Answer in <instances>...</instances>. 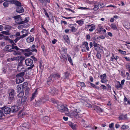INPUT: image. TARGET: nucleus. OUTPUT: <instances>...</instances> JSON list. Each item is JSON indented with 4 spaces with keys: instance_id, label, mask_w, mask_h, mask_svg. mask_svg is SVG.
I'll list each match as a JSON object with an SVG mask.
<instances>
[{
    "instance_id": "46",
    "label": "nucleus",
    "mask_w": 130,
    "mask_h": 130,
    "mask_svg": "<svg viewBox=\"0 0 130 130\" xmlns=\"http://www.w3.org/2000/svg\"><path fill=\"white\" fill-rule=\"evenodd\" d=\"M43 119L46 122H47L49 120V118L47 116H45L43 117Z\"/></svg>"
},
{
    "instance_id": "25",
    "label": "nucleus",
    "mask_w": 130,
    "mask_h": 130,
    "mask_svg": "<svg viewBox=\"0 0 130 130\" xmlns=\"http://www.w3.org/2000/svg\"><path fill=\"white\" fill-rule=\"evenodd\" d=\"M16 60H18V61L20 60H22L24 59V58L21 55H20L17 57H16Z\"/></svg>"
},
{
    "instance_id": "2",
    "label": "nucleus",
    "mask_w": 130,
    "mask_h": 130,
    "mask_svg": "<svg viewBox=\"0 0 130 130\" xmlns=\"http://www.w3.org/2000/svg\"><path fill=\"white\" fill-rule=\"evenodd\" d=\"M58 110L61 112H64L68 115V109L66 107L62 105H58L57 106Z\"/></svg>"
},
{
    "instance_id": "45",
    "label": "nucleus",
    "mask_w": 130,
    "mask_h": 130,
    "mask_svg": "<svg viewBox=\"0 0 130 130\" xmlns=\"http://www.w3.org/2000/svg\"><path fill=\"white\" fill-rule=\"evenodd\" d=\"M21 38L20 36H19L18 37H17L16 39L14 40V41L15 43H16L20 39H21Z\"/></svg>"
},
{
    "instance_id": "55",
    "label": "nucleus",
    "mask_w": 130,
    "mask_h": 130,
    "mask_svg": "<svg viewBox=\"0 0 130 130\" xmlns=\"http://www.w3.org/2000/svg\"><path fill=\"white\" fill-rule=\"evenodd\" d=\"M21 32L23 35L25 34L26 33H27V31L25 29H23L22 31Z\"/></svg>"
},
{
    "instance_id": "48",
    "label": "nucleus",
    "mask_w": 130,
    "mask_h": 130,
    "mask_svg": "<svg viewBox=\"0 0 130 130\" xmlns=\"http://www.w3.org/2000/svg\"><path fill=\"white\" fill-rule=\"evenodd\" d=\"M90 128V130H96L97 128V127L95 126H91Z\"/></svg>"
},
{
    "instance_id": "47",
    "label": "nucleus",
    "mask_w": 130,
    "mask_h": 130,
    "mask_svg": "<svg viewBox=\"0 0 130 130\" xmlns=\"http://www.w3.org/2000/svg\"><path fill=\"white\" fill-rule=\"evenodd\" d=\"M76 22L78 23L79 25L80 26H81L84 23V22L81 20L77 21Z\"/></svg>"
},
{
    "instance_id": "4",
    "label": "nucleus",
    "mask_w": 130,
    "mask_h": 130,
    "mask_svg": "<svg viewBox=\"0 0 130 130\" xmlns=\"http://www.w3.org/2000/svg\"><path fill=\"white\" fill-rule=\"evenodd\" d=\"M25 64L28 66H30L28 68V69H31L34 67V65L33 64V61L30 58H27L25 60Z\"/></svg>"
},
{
    "instance_id": "33",
    "label": "nucleus",
    "mask_w": 130,
    "mask_h": 130,
    "mask_svg": "<svg viewBox=\"0 0 130 130\" xmlns=\"http://www.w3.org/2000/svg\"><path fill=\"white\" fill-rule=\"evenodd\" d=\"M80 86L81 87H84L85 86V84L84 83L78 82L77 83V86L79 87V86Z\"/></svg>"
},
{
    "instance_id": "21",
    "label": "nucleus",
    "mask_w": 130,
    "mask_h": 130,
    "mask_svg": "<svg viewBox=\"0 0 130 130\" xmlns=\"http://www.w3.org/2000/svg\"><path fill=\"white\" fill-rule=\"evenodd\" d=\"M12 52H13L12 54L14 56H17L21 54V52L18 51H15L14 50H12Z\"/></svg>"
},
{
    "instance_id": "5",
    "label": "nucleus",
    "mask_w": 130,
    "mask_h": 130,
    "mask_svg": "<svg viewBox=\"0 0 130 130\" xmlns=\"http://www.w3.org/2000/svg\"><path fill=\"white\" fill-rule=\"evenodd\" d=\"M60 77V76L59 74L53 73L49 77V81L50 82H53L56 78H59Z\"/></svg>"
},
{
    "instance_id": "36",
    "label": "nucleus",
    "mask_w": 130,
    "mask_h": 130,
    "mask_svg": "<svg viewBox=\"0 0 130 130\" xmlns=\"http://www.w3.org/2000/svg\"><path fill=\"white\" fill-rule=\"evenodd\" d=\"M95 49L96 50L98 51H100V52H103V50H102V49H101V48L100 47L97 46L96 47H95Z\"/></svg>"
},
{
    "instance_id": "22",
    "label": "nucleus",
    "mask_w": 130,
    "mask_h": 130,
    "mask_svg": "<svg viewBox=\"0 0 130 130\" xmlns=\"http://www.w3.org/2000/svg\"><path fill=\"white\" fill-rule=\"evenodd\" d=\"M34 40V38L32 37H28L26 39V41L27 42L29 43L32 42Z\"/></svg>"
},
{
    "instance_id": "11",
    "label": "nucleus",
    "mask_w": 130,
    "mask_h": 130,
    "mask_svg": "<svg viewBox=\"0 0 130 130\" xmlns=\"http://www.w3.org/2000/svg\"><path fill=\"white\" fill-rule=\"evenodd\" d=\"M21 102H18V104L19 105H20L21 104H25L26 103V102L27 101L26 97L25 96L23 97L21 99Z\"/></svg>"
},
{
    "instance_id": "30",
    "label": "nucleus",
    "mask_w": 130,
    "mask_h": 130,
    "mask_svg": "<svg viewBox=\"0 0 130 130\" xmlns=\"http://www.w3.org/2000/svg\"><path fill=\"white\" fill-rule=\"evenodd\" d=\"M75 25H74V26H72L71 27V31L73 32H75L76 31L77 29V28L75 27L74 26Z\"/></svg>"
},
{
    "instance_id": "44",
    "label": "nucleus",
    "mask_w": 130,
    "mask_h": 130,
    "mask_svg": "<svg viewBox=\"0 0 130 130\" xmlns=\"http://www.w3.org/2000/svg\"><path fill=\"white\" fill-rule=\"evenodd\" d=\"M106 37L105 35V34L103 33V35H100L99 36V38L102 39H105V37Z\"/></svg>"
},
{
    "instance_id": "29",
    "label": "nucleus",
    "mask_w": 130,
    "mask_h": 130,
    "mask_svg": "<svg viewBox=\"0 0 130 130\" xmlns=\"http://www.w3.org/2000/svg\"><path fill=\"white\" fill-rule=\"evenodd\" d=\"M37 91H35V92L32 94V96L31 98V101L35 97L36 95H37Z\"/></svg>"
},
{
    "instance_id": "50",
    "label": "nucleus",
    "mask_w": 130,
    "mask_h": 130,
    "mask_svg": "<svg viewBox=\"0 0 130 130\" xmlns=\"http://www.w3.org/2000/svg\"><path fill=\"white\" fill-rule=\"evenodd\" d=\"M1 33L2 34L6 35H9L10 34L9 32V31H2Z\"/></svg>"
},
{
    "instance_id": "62",
    "label": "nucleus",
    "mask_w": 130,
    "mask_h": 130,
    "mask_svg": "<svg viewBox=\"0 0 130 130\" xmlns=\"http://www.w3.org/2000/svg\"><path fill=\"white\" fill-rule=\"evenodd\" d=\"M115 59V57H114V55L113 54L112 55V56L110 60L113 61L114 59Z\"/></svg>"
},
{
    "instance_id": "57",
    "label": "nucleus",
    "mask_w": 130,
    "mask_h": 130,
    "mask_svg": "<svg viewBox=\"0 0 130 130\" xmlns=\"http://www.w3.org/2000/svg\"><path fill=\"white\" fill-rule=\"evenodd\" d=\"M3 6L5 7H7L8 5V3L7 2H5L3 3Z\"/></svg>"
},
{
    "instance_id": "31",
    "label": "nucleus",
    "mask_w": 130,
    "mask_h": 130,
    "mask_svg": "<svg viewBox=\"0 0 130 130\" xmlns=\"http://www.w3.org/2000/svg\"><path fill=\"white\" fill-rule=\"evenodd\" d=\"M90 31H92L95 29V26L94 25H90Z\"/></svg>"
},
{
    "instance_id": "37",
    "label": "nucleus",
    "mask_w": 130,
    "mask_h": 130,
    "mask_svg": "<svg viewBox=\"0 0 130 130\" xmlns=\"http://www.w3.org/2000/svg\"><path fill=\"white\" fill-rule=\"evenodd\" d=\"M12 49H14L17 51H19V50H20V48H19L17 46H15L14 45V44H12Z\"/></svg>"
},
{
    "instance_id": "59",
    "label": "nucleus",
    "mask_w": 130,
    "mask_h": 130,
    "mask_svg": "<svg viewBox=\"0 0 130 130\" xmlns=\"http://www.w3.org/2000/svg\"><path fill=\"white\" fill-rule=\"evenodd\" d=\"M16 4L17 6H18V7L21 6H20L21 5V3L18 1H17L16 2Z\"/></svg>"
},
{
    "instance_id": "15",
    "label": "nucleus",
    "mask_w": 130,
    "mask_h": 130,
    "mask_svg": "<svg viewBox=\"0 0 130 130\" xmlns=\"http://www.w3.org/2000/svg\"><path fill=\"white\" fill-rule=\"evenodd\" d=\"M19 107L17 106H13L11 108V111L13 112H16L19 109Z\"/></svg>"
},
{
    "instance_id": "8",
    "label": "nucleus",
    "mask_w": 130,
    "mask_h": 130,
    "mask_svg": "<svg viewBox=\"0 0 130 130\" xmlns=\"http://www.w3.org/2000/svg\"><path fill=\"white\" fill-rule=\"evenodd\" d=\"M17 69L19 72H24L26 70V68L25 67L24 65L22 64V63H19V64L18 67H17Z\"/></svg>"
},
{
    "instance_id": "61",
    "label": "nucleus",
    "mask_w": 130,
    "mask_h": 130,
    "mask_svg": "<svg viewBox=\"0 0 130 130\" xmlns=\"http://www.w3.org/2000/svg\"><path fill=\"white\" fill-rule=\"evenodd\" d=\"M51 101L53 103H56V100L52 98L51 100Z\"/></svg>"
},
{
    "instance_id": "3",
    "label": "nucleus",
    "mask_w": 130,
    "mask_h": 130,
    "mask_svg": "<svg viewBox=\"0 0 130 130\" xmlns=\"http://www.w3.org/2000/svg\"><path fill=\"white\" fill-rule=\"evenodd\" d=\"M24 72H22L16 75L17 77L16 80L17 84H19L23 82L24 80V78L23 76L24 75Z\"/></svg>"
},
{
    "instance_id": "49",
    "label": "nucleus",
    "mask_w": 130,
    "mask_h": 130,
    "mask_svg": "<svg viewBox=\"0 0 130 130\" xmlns=\"http://www.w3.org/2000/svg\"><path fill=\"white\" fill-rule=\"evenodd\" d=\"M101 88L104 90H106L107 88L104 85H102L100 86Z\"/></svg>"
},
{
    "instance_id": "12",
    "label": "nucleus",
    "mask_w": 130,
    "mask_h": 130,
    "mask_svg": "<svg viewBox=\"0 0 130 130\" xmlns=\"http://www.w3.org/2000/svg\"><path fill=\"white\" fill-rule=\"evenodd\" d=\"M12 45H8L5 46V51L7 52H12Z\"/></svg>"
},
{
    "instance_id": "7",
    "label": "nucleus",
    "mask_w": 130,
    "mask_h": 130,
    "mask_svg": "<svg viewBox=\"0 0 130 130\" xmlns=\"http://www.w3.org/2000/svg\"><path fill=\"white\" fill-rule=\"evenodd\" d=\"M15 93L13 89L10 90L9 94V100L11 102H12L14 100V95Z\"/></svg>"
},
{
    "instance_id": "41",
    "label": "nucleus",
    "mask_w": 130,
    "mask_h": 130,
    "mask_svg": "<svg viewBox=\"0 0 130 130\" xmlns=\"http://www.w3.org/2000/svg\"><path fill=\"white\" fill-rule=\"evenodd\" d=\"M116 88L118 89L122 87L121 85L120 84L119 82H118L117 84L116 85Z\"/></svg>"
},
{
    "instance_id": "52",
    "label": "nucleus",
    "mask_w": 130,
    "mask_h": 130,
    "mask_svg": "<svg viewBox=\"0 0 130 130\" xmlns=\"http://www.w3.org/2000/svg\"><path fill=\"white\" fill-rule=\"evenodd\" d=\"M79 9H82V10H89V7H80L78 8Z\"/></svg>"
},
{
    "instance_id": "10",
    "label": "nucleus",
    "mask_w": 130,
    "mask_h": 130,
    "mask_svg": "<svg viewBox=\"0 0 130 130\" xmlns=\"http://www.w3.org/2000/svg\"><path fill=\"white\" fill-rule=\"evenodd\" d=\"M36 47V46L35 45H33L32 46L26 49H25V51H27V52H29L30 51L32 52H36L37 51V50L35 48H34Z\"/></svg>"
},
{
    "instance_id": "34",
    "label": "nucleus",
    "mask_w": 130,
    "mask_h": 130,
    "mask_svg": "<svg viewBox=\"0 0 130 130\" xmlns=\"http://www.w3.org/2000/svg\"><path fill=\"white\" fill-rule=\"evenodd\" d=\"M12 27L11 26L7 25L4 28L7 31L9 30Z\"/></svg>"
},
{
    "instance_id": "51",
    "label": "nucleus",
    "mask_w": 130,
    "mask_h": 130,
    "mask_svg": "<svg viewBox=\"0 0 130 130\" xmlns=\"http://www.w3.org/2000/svg\"><path fill=\"white\" fill-rule=\"evenodd\" d=\"M20 35V32H17L15 34V37H18Z\"/></svg>"
},
{
    "instance_id": "24",
    "label": "nucleus",
    "mask_w": 130,
    "mask_h": 130,
    "mask_svg": "<svg viewBox=\"0 0 130 130\" xmlns=\"http://www.w3.org/2000/svg\"><path fill=\"white\" fill-rule=\"evenodd\" d=\"M28 83L26 82H24L23 84L21 85L22 87V89H23L25 88L27 86Z\"/></svg>"
},
{
    "instance_id": "26",
    "label": "nucleus",
    "mask_w": 130,
    "mask_h": 130,
    "mask_svg": "<svg viewBox=\"0 0 130 130\" xmlns=\"http://www.w3.org/2000/svg\"><path fill=\"white\" fill-rule=\"evenodd\" d=\"M127 116L126 115H122L119 117V120L125 119L127 118Z\"/></svg>"
},
{
    "instance_id": "32",
    "label": "nucleus",
    "mask_w": 130,
    "mask_h": 130,
    "mask_svg": "<svg viewBox=\"0 0 130 130\" xmlns=\"http://www.w3.org/2000/svg\"><path fill=\"white\" fill-rule=\"evenodd\" d=\"M24 92H21L19 93L18 95V98H21L24 95Z\"/></svg>"
},
{
    "instance_id": "18",
    "label": "nucleus",
    "mask_w": 130,
    "mask_h": 130,
    "mask_svg": "<svg viewBox=\"0 0 130 130\" xmlns=\"http://www.w3.org/2000/svg\"><path fill=\"white\" fill-rule=\"evenodd\" d=\"M48 99V97L46 95L44 96V97L42 98V100L40 101V102L41 103H43L45 102Z\"/></svg>"
},
{
    "instance_id": "64",
    "label": "nucleus",
    "mask_w": 130,
    "mask_h": 130,
    "mask_svg": "<svg viewBox=\"0 0 130 130\" xmlns=\"http://www.w3.org/2000/svg\"><path fill=\"white\" fill-rule=\"evenodd\" d=\"M114 124L113 123H112L111 124H110L109 126V127L110 128H112Z\"/></svg>"
},
{
    "instance_id": "28",
    "label": "nucleus",
    "mask_w": 130,
    "mask_h": 130,
    "mask_svg": "<svg viewBox=\"0 0 130 130\" xmlns=\"http://www.w3.org/2000/svg\"><path fill=\"white\" fill-rule=\"evenodd\" d=\"M67 52L66 49H65L63 48H61V51L60 52V53L61 54H66Z\"/></svg>"
},
{
    "instance_id": "23",
    "label": "nucleus",
    "mask_w": 130,
    "mask_h": 130,
    "mask_svg": "<svg viewBox=\"0 0 130 130\" xmlns=\"http://www.w3.org/2000/svg\"><path fill=\"white\" fill-rule=\"evenodd\" d=\"M14 18L16 20V21L17 23L18 22H18L19 20H20V21H21V19L20 18V15L15 16Z\"/></svg>"
},
{
    "instance_id": "58",
    "label": "nucleus",
    "mask_w": 130,
    "mask_h": 130,
    "mask_svg": "<svg viewBox=\"0 0 130 130\" xmlns=\"http://www.w3.org/2000/svg\"><path fill=\"white\" fill-rule=\"evenodd\" d=\"M126 69L130 68V63H127L126 65Z\"/></svg>"
},
{
    "instance_id": "42",
    "label": "nucleus",
    "mask_w": 130,
    "mask_h": 130,
    "mask_svg": "<svg viewBox=\"0 0 130 130\" xmlns=\"http://www.w3.org/2000/svg\"><path fill=\"white\" fill-rule=\"evenodd\" d=\"M68 56V59L70 62L72 64V59L70 56L69 55H67Z\"/></svg>"
},
{
    "instance_id": "60",
    "label": "nucleus",
    "mask_w": 130,
    "mask_h": 130,
    "mask_svg": "<svg viewBox=\"0 0 130 130\" xmlns=\"http://www.w3.org/2000/svg\"><path fill=\"white\" fill-rule=\"evenodd\" d=\"M69 75V74L68 72H66L65 73V75L66 78H67Z\"/></svg>"
},
{
    "instance_id": "19",
    "label": "nucleus",
    "mask_w": 130,
    "mask_h": 130,
    "mask_svg": "<svg viewBox=\"0 0 130 130\" xmlns=\"http://www.w3.org/2000/svg\"><path fill=\"white\" fill-rule=\"evenodd\" d=\"M29 20V18L28 17H27L25 18L24 21H22L21 20V21H20V22H18L17 23L19 24H20L26 23Z\"/></svg>"
},
{
    "instance_id": "16",
    "label": "nucleus",
    "mask_w": 130,
    "mask_h": 130,
    "mask_svg": "<svg viewBox=\"0 0 130 130\" xmlns=\"http://www.w3.org/2000/svg\"><path fill=\"white\" fill-rule=\"evenodd\" d=\"M94 109L95 110L99 113L103 111V110L102 109L96 106H95Z\"/></svg>"
},
{
    "instance_id": "6",
    "label": "nucleus",
    "mask_w": 130,
    "mask_h": 130,
    "mask_svg": "<svg viewBox=\"0 0 130 130\" xmlns=\"http://www.w3.org/2000/svg\"><path fill=\"white\" fill-rule=\"evenodd\" d=\"M88 45V43L87 42H84L83 43L82 45L81 46V47L83 52L86 51V50L89 51V48Z\"/></svg>"
},
{
    "instance_id": "20",
    "label": "nucleus",
    "mask_w": 130,
    "mask_h": 130,
    "mask_svg": "<svg viewBox=\"0 0 130 130\" xmlns=\"http://www.w3.org/2000/svg\"><path fill=\"white\" fill-rule=\"evenodd\" d=\"M11 110V109L9 107H6L4 108V112L5 114H9L10 113Z\"/></svg>"
},
{
    "instance_id": "40",
    "label": "nucleus",
    "mask_w": 130,
    "mask_h": 130,
    "mask_svg": "<svg viewBox=\"0 0 130 130\" xmlns=\"http://www.w3.org/2000/svg\"><path fill=\"white\" fill-rule=\"evenodd\" d=\"M22 87L20 85H18L17 86V89L18 90V92H20L21 91V88Z\"/></svg>"
},
{
    "instance_id": "43",
    "label": "nucleus",
    "mask_w": 130,
    "mask_h": 130,
    "mask_svg": "<svg viewBox=\"0 0 130 130\" xmlns=\"http://www.w3.org/2000/svg\"><path fill=\"white\" fill-rule=\"evenodd\" d=\"M119 51L120 53L123 55H125L126 54V52L125 51H122L121 50H119Z\"/></svg>"
},
{
    "instance_id": "14",
    "label": "nucleus",
    "mask_w": 130,
    "mask_h": 130,
    "mask_svg": "<svg viewBox=\"0 0 130 130\" xmlns=\"http://www.w3.org/2000/svg\"><path fill=\"white\" fill-rule=\"evenodd\" d=\"M96 3V2L95 1L91 2H90V5H91L92 4H94V5H93V6H94V8H91V9H93V10L95 11L97 10L99 8L98 6L95 5Z\"/></svg>"
},
{
    "instance_id": "9",
    "label": "nucleus",
    "mask_w": 130,
    "mask_h": 130,
    "mask_svg": "<svg viewBox=\"0 0 130 130\" xmlns=\"http://www.w3.org/2000/svg\"><path fill=\"white\" fill-rule=\"evenodd\" d=\"M58 90L54 87H51L49 90V92L52 95H55L57 93Z\"/></svg>"
},
{
    "instance_id": "38",
    "label": "nucleus",
    "mask_w": 130,
    "mask_h": 130,
    "mask_svg": "<svg viewBox=\"0 0 130 130\" xmlns=\"http://www.w3.org/2000/svg\"><path fill=\"white\" fill-rule=\"evenodd\" d=\"M32 54V53L31 52H27L24 54V55L26 57L29 56Z\"/></svg>"
},
{
    "instance_id": "17",
    "label": "nucleus",
    "mask_w": 130,
    "mask_h": 130,
    "mask_svg": "<svg viewBox=\"0 0 130 130\" xmlns=\"http://www.w3.org/2000/svg\"><path fill=\"white\" fill-rule=\"evenodd\" d=\"M16 11L17 12L21 13L24 12V9L22 7L18 6L17 7Z\"/></svg>"
},
{
    "instance_id": "1",
    "label": "nucleus",
    "mask_w": 130,
    "mask_h": 130,
    "mask_svg": "<svg viewBox=\"0 0 130 130\" xmlns=\"http://www.w3.org/2000/svg\"><path fill=\"white\" fill-rule=\"evenodd\" d=\"M73 108V111L69 113L67 115L71 117H74L76 118H79V113L81 111V110L78 107L75 106Z\"/></svg>"
},
{
    "instance_id": "53",
    "label": "nucleus",
    "mask_w": 130,
    "mask_h": 130,
    "mask_svg": "<svg viewBox=\"0 0 130 130\" xmlns=\"http://www.w3.org/2000/svg\"><path fill=\"white\" fill-rule=\"evenodd\" d=\"M27 35H28V33H26L25 34H24L22 35H21V36L20 35V36L21 37V38L23 39V38H25V37L27 36Z\"/></svg>"
},
{
    "instance_id": "27",
    "label": "nucleus",
    "mask_w": 130,
    "mask_h": 130,
    "mask_svg": "<svg viewBox=\"0 0 130 130\" xmlns=\"http://www.w3.org/2000/svg\"><path fill=\"white\" fill-rule=\"evenodd\" d=\"M69 125L74 130H75L76 129V125L70 123L69 124Z\"/></svg>"
},
{
    "instance_id": "56",
    "label": "nucleus",
    "mask_w": 130,
    "mask_h": 130,
    "mask_svg": "<svg viewBox=\"0 0 130 130\" xmlns=\"http://www.w3.org/2000/svg\"><path fill=\"white\" fill-rule=\"evenodd\" d=\"M97 58L99 59L101 58V56L100 54L98 53L96 55Z\"/></svg>"
},
{
    "instance_id": "35",
    "label": "nucleus",
    "mask_w": 130,
    "mask_h": 130,
    "mask_svg": "<svg viewBox=\"0 0 130 130\" xmlns=\"http://www.w3.org/2000/svg\"><path fill=\"white\" fill-rule=\"evenodd\" d=\"M103 28L100 26H99L98 29V31L99 33H101V32L103 31Z\"/></svg>"
},
{
    "instance_id": "54",
    "label": "nucleus",
    "mask_w": 130,
    "mask_h": 130,
    "mask_svg": "<svg viewBox=\"0 0 130 130\" xmlns=\"http://www.w3.org/2000/svg\"><path fill=\"white\" fill-rule=\"evenodd\" d=\"M127 126L125 125H123L122 127H121V129H127Z\"/></svg>"
},
{
    "instance_id": "63",
    "label": "nucleus",
    "mask_w": 130,
    "mask_h": 130,
    "mask_svg": "<svg viewBox=\"0 0 130 130\" xmlns=\"http://www.w3.org/2000/svg\"><path fill=\"white\" fill-rule=\"evenodd\" d=\"M29 91V89L28 88H27L25 91V94H28Z\"/></svg>"
},
{
    "instance_id": "39",
    "label": "nucleus",
    "mask_w": 130,
    "mask_h": 130,
    "mask_svg": "<svg viewBox=\"0 0 130 130\" xmlns=\"http://www.w3.org/2000/svg\"><path fill=\"white\" fill-rule=\"evenodd\" d=\"M110 27L112 29L114 30H116L117 29L116 25L115 24H112L110 25Z\"/></svg>"
},
{
    "instance_id": "13",
    "label": "nucleus",
    "mask_w": 130,
    "mask_h": 130,
    "mask_svg": "<svg viewBox=\"0 0 130 130\" xmlns=\"http://www.w3.org/2000/svg\"><path fill=\"white\" fill-rule=\"evenodd\" d=\"M100 77L101 79V82L104 83L106 82V76L105 74L103 75H101L100 76Z\"/></svg>"
}]
</instances>
